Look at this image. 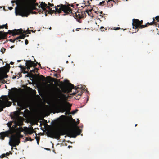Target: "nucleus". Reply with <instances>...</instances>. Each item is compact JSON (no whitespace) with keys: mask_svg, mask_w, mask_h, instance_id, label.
I'll list each match as a JSON object with an SVG mask.
<instances>
[{"mask_svg":"<svg viewBox=\"0 0 159 159\" xmlns=\"http://www.w3.org/2000/svg\"><path fill=\"white\" fill-rule=\"evenodd\" d=\"M9 128V130L7 131V132H8V133L9 134L13 135V134L16 132L15 130V126L13 125L12 127L11 126Z\"/></svg>","mask_w":159,"mask_h":159,"instance_id":"obj_16","label":"nucleus"},{"mask_svg":"<svg viewBox=\"0 0 159 159\" xmlns=\"http://www.w3.org/2000/svg\"><path fill=\"white\" fill-rule=\"evenodd\" d=\"M54 76L55 77H56L57 78V74H55L54 75Z\"/></svg>","mask_w":159,"mask_h":159,"instance_id":"obj_52","label":"nucleus"},{"mask_svg":"<svg viewBox=\"0 0 159 159\" xmlns=\"http://www.w3.org/2000/svg\"><path fill=\"white\" fill-rule=\"evenodd\" d=\"M16 78V76H13V77H12V78L13 79H15Z\"/></svg>","mask_w":159,"mask_h":159,"instance_id":"obj_56","label":"nucleus"},{"mask_svg":"<svg viewBox=\"0 0 159 159\" xmlns=\"http://www.w3.org/2000/svg\"><path fill=\"white\" fill-rule=\"evenodd\" d=\"M139 24H140V26L141 25H143V20H141V21H140L139 20Z\"/></svg>","mask_w":159,"mask_h":159,"instance_id":"obj_41","label":"nucleus"},{"mask_svg":"<svg viewBox=\"0 0 159 159\" xmlns=\"http://www.w3.org/2000/svg\"><path fill=\"white\" fill-rule=\"evenodd\" d=\"M14 62H11L10 63V64H11V65H12V64H14Z\"/></svg>","mask_w":159,"mask_h":159,"instance_id":"obj_55","label":"nucleus"},{"mask_svg":"<svg viewBox=\"0 0 159 159\" xmlns=\"http://www.w3.org/2000/svg\"><path fill=\"white\" fill-rule=\"evenodd\" d=\"M50 92L52 95H54V90L53 89H51V90H50Z\"/></svg>","mask_w":159,"mask_h":159,"instance_id":"obj_36","label":"nucleus"},{"mask_svg":"<svg viewBox=\"0 0 159 159\" xmlns=\"http://www.w3.org/2000/svg\"><path fill=\"white\" fill-rule=\"evenodd\" d=\"M11 2L12 3H15L17 5V6L16 7H18L19 6H20V5H23V4H20V5H19V3L18 1H16L15 0H12V1H11Z\"/></svg>","mask_w":159,"mask_h":159,"instance_id":"obj_20","label":"nucleus"},{"mask_svg":"<svg viewBox=\"0 0 159 159\" xmlns=\"http://www.w3.org/2000/svg\"><path fill=\"white\" fill-rule=\"evenodd\" d=\"M139 20L138 19H133L132 20V26L133 29H137V30L135 32H138L139 30V29H142L147 27L150 25H152V23L155 22L153 21V22L147 23L145 25H143L140 26L139 24Z\"/></svg>","mask_w":159,"mask_h":159,"instance_id":"obj_10","label":"nucleus"},{"mask_svg":"<svg viewBox=\"0 0 159 159\" xmlns=\"http://www.w3.org/2000/svg\"><path fill=\"white\" fill-rule=\"evenodd\" d=\"M77 97V98H75V99H76L79 100V99L80 98L78 97Z\"/></svg>","mask_w":159,"mask_h":159,"instance_id":"obj_59","label":"nucleus"},{"mask_svg":"<svg viewBox=\"0 0 159 159\" xmlns=\"http://www.w3.org/2000/svg\"><path fill=\"white\" fill-rule=\"evenodd\" d=\"M100 29L102 31H104L105 30H107L106 29H105L103 27H101Z\"/></svg>","mask_w":159,"mask_h":159,"instance_id":"obj_35","label":"nucleus"},{"mask_svg":"<svg viewBox=\"0 0 159 159\" xmlns=\"http://www.w3.org/2000/svg\"><path fill=\"white\" fill-rule=\"evenodd\" d=\"M34 61L35 62H36V64H37H37H38L39 63H38V62H36V60H35V59H34Z\"/></svg>","mask_w":159,"mask_h":159,"instance_id":"obj_57","label":"nucleus"},{"mask_svg":"<svg viewBox=\"0 0 159 159\" xmlns=\"http://www.w3.org/2000/svg\"><path fill=\"white\" fill-rule=\"evenodd\" d=\"M17 76H18V78L21 77L22 76L21 74V73H18L17 75Z\"/></svg>","mask_w":159,"mask_h":159,"instance_id":"obj_39","label":"nucleus"},{"mask_svg":"<svg viewBox=\"0 0 159 159\" xmlns=\"http://www.w3.org/2000/svg\"><path fill=\"white\" fill-rule=\"evenodd\" d=\"M16 40V39H13V40L12 39H10V41L11 42H12V43H14L15 42V41Z\"/></svg>","mask_w":159,"mask_h":159,"instance_id":"obj_42","label":"nucleus"},{"mask_svg":"<svg viewBox=\"0 0 159 159\" xmlns=\"http://www.w3.org/2000/svg\"><path fill=\"white\" fill-rule=\"evenodd\" d=\"M6 82V81L3 78L0 77V83L4 84Z\"/></svg>","mask_w":159,"mask_h":159,"instance_id":"obj_26","label":"nucleus"},{"mask_svg":"<svg viewBox=\"0 0 159 159\" xmlns=\"http://www.w3.org/2000/svg\"><path fill=\"white\" fill-rule=\"evenodd\" d=\"M78 111V110L77 109H76L75 110H74L72 112H71V114H74L75 113H77V112Z\"/></svg>","mask_w":159,"mask_h":159,"instance_id":"obj_31","label":"nucleus"},{"mask_svg":"<svg viewBox=\"0 0 159 159\" xmlns=\"http://www.w3.org/2000/svg\"><path fill=\"white\" fill-rule=\"evenodd\" d=\"M36 0H22L24 4H26L28 5H30V4H32L34 6V7H36L37 6H38V3H36Z\"/></svg>","mask_w":159,"mask_h":159,"instance_id":"obj_11","label":"nucleus"},{"mask_svg":"<svg viewBox=\"0 0 159 159\" xmlns=\"http://www.w3.org/2000/svg\"><path fill=\"white\" fill-rule=\"evenodd\" d=\"M14 122L13 121H11L7 123V125L8 127H10L12 125V123Z\"/></svg>","mask_w":159,"mask_h":159,"instance_id":"obj_25","label":"nucleus"},{"mask_svg":"<svg viewBox=\"0 0 159 159\" xmlns=\"http://www.w3.org/2000/svg\"><path fill=\"white\" fill-rule=\"evenodd\" d=\"M8 132L5 131L2 132L0 133V138L4 140V138L6 136L8 137L10 135L8 133Z\"/></svg>","mask_w":159,"mask_h":159,"instance_id":"obj_13","label":"nucleus"},{"mask_svg":"<svg viewBox=\"0 0 159 159\" xmlns=\"http://www.w3.org/2000/svg\"><path fill=\"white\" fill-rule=\"evenodd\" d=\"M38 65H39V66L41 68V64H40V63H39Z\"/></svg>","mask_w":159,"mask_h":159,"instance_id":"obj_58","label":"nucleus"},{"mask_svg":"<svg viewBox=\"0 0 159 159\" xmlns=\"http://www.w3.org/2000/svg\"><path fill=\"white\" fill-rule=\"evenodd\" d=\"M40 76L41 77H42V78L43 79V81L45 80V78L43 76V75H41Z\"/></svg>","mask_w":159,"mask_h":159,"instance_id":"obj_44","label":"nucleus"},{"mask_svg":"<svg viewBox=\"0 0 159 159\" xmlns=\"http://www.w3.org/2000/svg\"><path fill=\"white\" fill-rule=\"evenodd\" d=\"M24 130L22 127L20 126L19 127L16 128V132L18 133V134H13L11 135L10 138L9 144L11 146L16 147L20 143V136H21L20 133L23 132Z\"/></svg>","mask_w":159,"mask_h":159,"instance_id":"obj_7","label":"nucleus"},{"mask_svg":"<svg viewBox=\"0 0 159 159\" xmlns=\"http://www.w3.org/2000/svg\"><path fill=\"white\" fill-rule=\"evenodd\" d=\"M0 29L1 28H5L6 29H8V26H7V24L6 23L5 25H3L2 26H0Z\"/></svg>","mask_w":159,"mask_h":159,"instance_id":"obj_23","label":"nucleus"},{"mask_svg":"<svg viewBox=\"0 0 159 159\" xmlns=\"http://www.w3.org/2000/svg\"><path fill=\"white\" fill-rule=\"evenodd\" d=\"M64 82L66 84L65 86L63 88L62 91L64 93H69L71 92L72 89H76V92L78 93V95L80 96L83 93V91L82 89H80L79 87L76 88L75 87L74 85L70 83H69V81L67 80H64Z\"/></svg>","mask_w":159,"mask_h":159,"instance_id":"obj_8","label":"nucleus"},{"mask_svg":"<svg viewBox=\"0 0 159 159\" xmlns=\"http://www.w3.org/2000/svg\"><path fill=\"white\" fill-rule=\"evenodd\" d=\"M87 2L89 4L88 6H89L90 4L89 1H88Z\"/></svg>","mask_w":159,"mask_h":159,"instance_id":"obj_51","label":"nucleus"},{"mask_svg":"<svg viewBox=\"0 0 159 159\" xmlns=\"http://www.w3.org/2000/svg\"><path fill=\"white\" fill-rule=\"evenodd\" d=\"M6 155L5 154H2L0 156V157L1 158H3L5 157Z\"/></svg>","mask_w":159,"mask_h":159,"instance_id":"obj_38","label":"nucleus"},{"mask_svg":"<svg viewBox=\"0 0 159 159\" xmlns=\"http://www.w3.org/2000/svg\"><path fill=\"white\" fill-rule=\"evenodd\" d=\"M14 47V45L10 47V48L12 49Z\"/></svg>","mask_w":159,"mask_h":159,"instance_id":"obj_54","label":"nucleus"},{"mask_svg":"<svg viewBox=\"0 0 159 159\" xmlns=\"http://www.w3.org/2000/svg\"><path fill=\"white\" fill-rule=\"evenodd\" d=\"M39 3H41L39 6V7H41L42 10H39V14L41 13H44L45 16H47V14H50L51 15L53 13H60L62 12V11H63L62 10H61V9H59L60 7H61L60 6L59 7H58V6H60L61 5H63L62 4H60L59 5H57V6H55V10H52V8H50V7H53V4H51L49 2H48V6L47 4H46L45 2H39Z\"/></svg>","mask_w":159,"mask_h":159,"instance_id":"obj_4","label":"nucleus"},{"mask_svg":"<svg viewBox=\"0 0 159 159\" xmlns=\"http://www.w3.org/2000/svg\"><path fill=\"white\" fill-rule=\"evenodd\" d=\"M8 8L10 10H12L13 8L11 7H8Z\"/></svg>","mask_w":159,"mask_h":159,"instance_id":"obj_49","label":"nucleus"},{"mask_svg":"<svg viewBox=\"0 0 159 159\" xmlns=\"http://www.w3.org/2000/svg\"><path fill=\"white\" fill-rule=\"evenodd\" d=\"M66 6H67V7H69V6H71V7H74V5H73V4H72L71 5H66Z\"/></svg>","mask_w":159,"mask_h":159,"instance_id":"obj_48","label":"nucleus"},{"mask_svg":"<svg viewBox=\"0 0 159 159\" xmlns=\"http://www.w3.org/2000/svg\"><path fill=\"white\" fill-rule=\"evenodd\" d=\"M77 123L78 124H79L80 123V121L79 120V121H77Z\"/></svg>","mask_w":159,"mask_h":159,"instance_id":"obj_61","label":"nucleus"},{"mask_svg":"<svg viewBox=\"0 0 159 159\" xmlns=\"http://www.w3.org/2000/svg\"><path fill=\"white\" fill-rule=\"evenodd\" d=\"M19 93L18 89L16 88H13L11 89L10 92L9 93L8 96L4 95L0 98H2V100L0 99V112L3 111L4 108L11 105L12 102L8 101L9 99L14 102H17V105L20 107H22L24 105V102L20 98Z\"/></svg>","mask_w":159,"mask_h":159,"instance_id":"obj_1","label":"nucleus"},{"mask_svg":"<svg viewBox=\"0 0 159 159\" xmlns=\"http://www.w3.org/2000/svg\"><path fill=\"white\" fill-rule=\"evenodd\" d=\"M6 155H7V156H8L9 155V153L8 152H7L6 153V154H5Z\"/></svg>","mask_w":159,"mask_h":159,"instance_id":"obj_53","label":"nucleus"},{"mask_svg":"<svg viewBox=\"0 0 159 159\" xmlns=\"http://www.w3.org/2000/svg\"><path fill=\"white\" fill-rule=\"evenodd\" d=\"M31 30H28V31H24V34H31V32H30V31Z\"/></svg>","mask_w":159,"mask_h":159,"instance_id":"obj_29","label":"nucleus"},{"mask_svg":"<svg viewBox=\"0 0 159 159\" xmlns=\"http://www.w3.org/2000/svg\"><path fill=\"white\" fill-rule=\"evenodd\" d=\"M16 1H18L19 3V5L20 4H20H20V0H16ZM21 0V1L22 2V3H23L22 4H23V2L22 1V0Z\"/></svg>","mask_w":159,"mask_h":159,"instance_id":"obj_45","label":"nucleus"},{"mask_svg":"<svg viewBox=\"0 0 159 159\" xmlns=\"http://www.w3.org/2000/svg\"><path fill=\"white\" fill-rule=\"evenodd\" d=\"M17 61V62H20V61H21V60H18Z\"/></svg>","mask_w":159,"mask_h":159,"instance_id":"obj_63","label":"nucleus"},{"mask_svg":"<svg viewBox=\"0 0 159 159\" xmlns=\"http://www.w3.org/2000/svg\"><path fill=\"white\" fill-rule=\"evenodd\" d=\"M25 139L27 141H31L33 140H34V139H32L30 137H26V138Z\"/></svg>","mask_w":159,"mask_h":159,"instance_id":"obj_28","label":"nucleus"},{"mask_svg":"<svg viewBox=\"0 0 159 159\" xmlns=\"http://www.w3.org/2000/svg\"><path fill=\"white\" fill-rule=\"evenodd\" d=\"M26 34H24V33H23V34H20V35L18 37L16 38L15 39L18 40H19V41H20V39H24L26 37Z\"/></svg>","mask_w":159,"mask_h":159,"instance_id":"obj_17","label":"nucleus"},{"mask_svg":"<svg viewBox=\"0 0 159 159\" xmlns=\"http://www.w3.org/2000/svg\"><path fill=\"white\" fill-rule=\"evenodd\" d=\"M28 64L30 66L32 67H36L37 65L36 63H34L33 61H32L31 60H28Z\"/></svg>","mask_w":159,"mask_h":159,"instance_id":"obj_18","label":"nucleus"},{"mask_svg":"<svg viewBox=\"0 0 159 159\" xmlns=\"http://www.w3.org/2000/svg\"><path fill=\"white\" fill-rule=\"evenodd\" d=\"M92 10H93V9H91L90 10H87L86 11V12L88 13V15L89 16H90V13L89 12H91Z\"/></svg>","mask_w":159,"mask_h":159,"instance_id":"obj_33","label":"nucleus"},{"mask_svg":"<svg viewBox=\"0 0 159 159\" xmlns=\"http://www.w3.org/2000/svg\"><path fill=\"white\" fill-rule=\"evenodd\" d=\"M28 60L26 61V62L25 63L26 65L27 66V68L28 69H30V67H32V66H30L28 64Z\"/></svg>","mask_w":159,"mask_h":159,"instance_id":"obj_27","label":"nucleus"},{"mask_svg":"<svg viewBox=\"0 0 159 159\" xmlns=\"http://www.w3.org/2000/svg\"><path fill=\"white\" fill-rule=\"evenodd\" d=\"M36 7L32 4L28 5L23 3V5H20L18 8L17 7L15 8L16 15L21 16L22 17H27L30 13H33L32 10L36 9Z\"/></svg>","mask_w":159,"mask_h":159,"instance_id":"obj_5","label":"nucleus"},{"mask_svg":"<svg viewBox=\"0 0 159 159\" xmlns=\"http://www.w3.org/2000/svg\"><path fill=\"white\" fill-rule=\"evenodd\" d=\"M36 139L37 140V143L38 145H39V139L38 138L37 136H36Z\"/></svg>","mask_w":159,"mask_h":159,"instance_id":"obj_34","label":"nucleus"},{"mask_svg":"<svg viewBox=\"0 0 159 159\" xmlns=\"http://www.w3.org/2000/svg\"><path fill=\"white\" fill-rule=\"evenodd\" d=\"M29 42L27 39H26L25 41V43L26 45H27L28 44Z\"/></svg>","mask_w":159,"mask_h":159,"instance_id":"obj_43","label":"nucleus"},{"mask_svg":"<svg viewBox=\"0 0 159 159\" xmlns=\"http://www.w3.org/2000/svg\"><path fill=\"white\" fill-rule=\"evenodd\" d=\"M23 122L20 120H18L17 121L14 122V126H15V130L16 132V128H18V126H21L23 125Z\"/></svg>","mask_w":159,"mask_h":159,"instance_id":"obj_15","label":"nucleus"},{"mask_svg":"<svg viewBox=\"0 0 159 159\" xmlns=\"http://www.w3.org/2000/svg\"><path fill=\"white\" fill-rule=\"evenodd\" d=\"M108 1H107V5L108 7H112L113 6V3H111V5H110V1H113L114 2H115L114 0H107Z\"/></svg>","mask_w":159,"mask_h":159,"instance_id":"obj_19","label":"nucleus"},{"mask_svg":"<svg viewBox=\"0 0 159 159\" xmlns=\"http://www.w3.org/2000/svg\"><path fill=\"white\" fill-rule=\"evenodd\" d=\"M82 131L79 128L75 127L68 129L57 128L49 131L47 133L48 136L59 139L60 136L67 135L70 137L75 138L77 135L80 134Z\"/></svg>","mask_w":159,"mask_h":159,"instance_id":"obj_2","label":"nucleus"},{"mask_svg":"<svg viewBox=\"0 0 159 159\" xmlns=\"http://www.w3.org/2000/svg\"><path fill=\"white\" fill-rule=\"evenodd\" d=\"M12 119H15V117H12Z\"/></svg>","mask_w":159,"mask_h":159,"instance_id":"obj_64","label":"nucleus"},{"mask_svg":"<svg viewBox=\"0 0 159 159\" xmlns=\"http://www.w3.org/2000/svg\"><path fill=\"white\" fill-rule=\"evenodd\" d=\"M7 72H4V73L2 74L0 76V77L3 78V79L7 78L8 77V75L6 74Z\"/></svg>","mask_w":159,"mask_h":159,"instance_id":"obj_21","label":"nucleus"},{"mask_svg":"<svg viewBox=\"0 0 159 159\" xmlns=\"http://www.w3.org/2000/svg\"><path fill=\"white\" fill-rule=\"evenodd\" d=\"M31 72H33L34 73H35V70L34 69L32 70H31Z\"/></svg>","mask_w":159,"mask_h":159,"instance_id":"obj_50","label":"nucleus"},{"mask_svg":"<svg viewBox=\"0 0 159 159\" xmlns=\"http://www.w3.org/2000/svg\"><path fill=\"white\" fill-rule=\"evenodd\" d=\"M23 33H24V31L22 29L9 30L7 32L0 31V40L5 39L8 34H12V36H15L17 35H20Z\"/></svg>","mask_w":159,"mask_h":159,"instance_id":"obj_9","label":"nucleus"},{"mask_svg":"<svg viewBox=\"0 0 159 159\" xmlns=\"http://www.w3.org/2000/svg\"><path fill=\"white\" fill-rule=\"evenodd\" d=\"M24 133L29 134V135L31 134L34 132V129L33 128H27L26 127H24Z\"/></svg>","mask_w":159,"mask_h":159,"instance_id":"obj_12","label":"nucleus"},{"mask_svg":"<svg viewBox=\"0 0 159 159\" xmlns=\"http://www.w3.org/2000/svg\"><path fill=\"white\" fill-rule=\"evenodd\" d=\"M60 6L61 7L59 9H61V10L65 13L63 14V15L69 14L70 16H73L76 19L78 22L81 23L80 19L82 18V16L79 10H78L76 12L73 11L70 8L66 6V5H61ZM59 7V6H58V7Z\"/></svg>","mask_w":159,"mask_h":159,"instance_id":"obj_6","label":"nucleus"},{"mask_svg":"<svg viewBox=\"0 0 159 159\" xmlns=\"http://www.w3.org/2000/svg\"><path fill=\"white\" fill-rule=\"evenodd\" d=\"M155 18H153V21H152V22L154 21L155 23H153L152 25L153 24H155V25L156 24V23L154 21L155 20H157L158 22H159V16H157L155 18Z\"/></svg>","mask_w":159,"mask_h":159,"instance_id":"obj_22","label":"nucleus"},{"mask_svg":"<svg viewBox=\"0 0 159 159\" xmlns=\"http://www.w3.org/2000/svg\"><path fill=\"white\" fill-rule=\"evenodd\" d=\"M10 66L9 64H6L5 66L1 68V69L2 70V71L3 72H8L9 71Z\"/></svg>","mask_w":159,"mask_h":159,"instance_id":"obj_14","label":"nucleus"},{"mask_svg":"<svg viewBox=\"0 0 159 159\" xmlns=\"http://www.w3.org/2000/svg\"><path fill=\"white\" fill-rule=\"evenodd\" d=\"M80 13L81 14L82 16V18H84V17L86 16V14L85 12L84 11H81Z\"/></svg>","mask_w":159,"mask_h":159,"instance_id":"obj_24","label":"nucleus"},{"mask_svg":"<svg viewBox=\"0 0 159 159\" xmlns=\"http://www.w3.org/2000/svg\"><path fill=\"white\" fill-rule=\"evenodd\" d=\"M100 14H102V13H103V12H102V11H101V12H100Z\"/></svg>","mask_w":159,"mask_h":159,"instance_id":"obj_60","label":"nucleus"},{"mask_svg":"<svg viewBox=\"0 0 159 159\" xmlns=\"http://www.w3.org/2000/svg\"><path fill=\"white\" fill-rule=\"evenodd\" d=\"M56 99L59 102L58 105L54 106V107L58 110V112H69L71 110V105L67 102H63L62 99L66 98V95L59 92L57 95H55Z\"/></svg>","mask_w":159,"mask_h":159,"instance_id":"obj_3","label":"nucleus"},{"mask_svg":"<svg viewBox=\"0 0 159 159\" xmlns=\"http://www.w3.org/2000/svg\"><path fill=\"white\" fill-rule=\"evenodd\" d=\"M79 29V28H77V29H76V31H78V30H78V29Z\"/></svg>","mask_w":159,"mask_h":159,"instance_id":"obj_62","label":"nucleus"},{"mask_svg":"<svg viewBox=\"0 0 159 159\" xmlns=\"http://www.w3.org/2000/svg\"><path fill=\"white\" fill-rule=\"evenodd\" d=\"M25 70V69H22V70L21 72L24 74L28 73V72Z\"/></svg>","mask_w":159,"mask_h":159,"instance_id":"obj_37","label":"nucleus"},{"mask_svg":"<svg viewBox=\"0 0 159 159\" xmlns=\"http://www.w3.org/2000/svg\"><path fill=\"white\" fill-rule=\"evenodd\" d=\"M120 29V27H118L116 28L115 29H114L115 30H119Z\"/></svg>","mask_w":159,"mask_h":159,"instance_id":"obj_47","label":"nucleus"},{"mask_svg":"<svg viewBox=\"0 0 159 159\" xmlns=\"http://www.w3.org/2000/svg\"><path fill=\"white\" fill-rule=\"evenodd\" d=\"M30 74H28L27 75H26L25 76L26 77H30Z\"/></svg>","mask_w":159,"mask_h":159,"instance_id":"obj_46","label":"nucleus"},{"mask_svg":"<svg viewBox=\"0 0 159 159\" xmlns=\"http://www.w3.org/2000/svg\"><path fill=\"white\" fill-rule=\"evenodd\" d=\"M105 2L104 1H103L102 2H100L99 4H98V5H101V6L102 4H104V3Z\"/></svg>","mask_w":159,"mask_h":159,"instance_id":"obj_40","label":"nucleus"},{"mask_svg":"<svg viewBox=\"0 0 159 159\" xmlns=\"http://www.w3.org/2000/svg\"><path fill=\"white\" fill-rule=\"evenodd\" d=\"M18 67L20 68L21 69V70H22V69H25L26 68H25L24 66H22L21 65H19Z\"/></svg>","mask_w":159,"mask_h":159,"instance_id":"obj_32","label":"nucleus"},{"mask_svg":"<svg viewBox=\"0 0 159 159\" xmlns=\"http://www.w3.org/2000/svg\"><path fill=\"white\" fill-rule=\"evenodd\" d=\"M6 50V49L3 48H2L0 52L3 54Z\"/></svg>","mask_w":159,"mask_h":159,"instance_id":"obj_30","label":"nucleus"}]
</instances>
